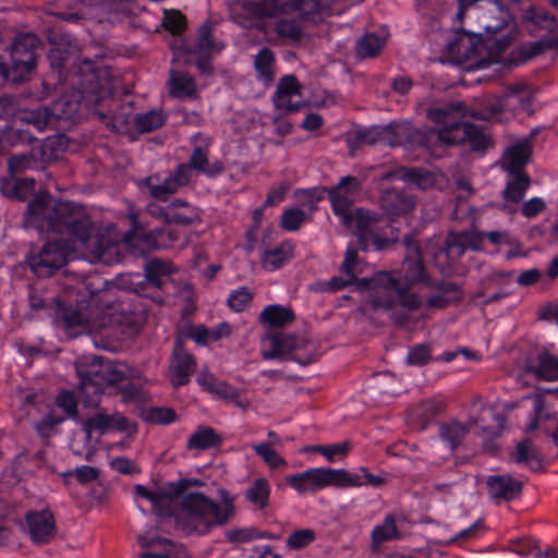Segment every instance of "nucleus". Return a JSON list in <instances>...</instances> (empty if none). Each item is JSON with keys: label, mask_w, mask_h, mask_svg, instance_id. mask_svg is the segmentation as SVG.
Listing matches in <instances>:
<instances>
[{"label": "nucleus", "mask_w": 558, "mask_h": 558, "mask_svg": "<svg viewBox=\"0 0 558 558\" xmlns=\"http://www.w3.org/2000/svg\"><path fill=\"white\" fill-rule=\"evenodd\" d=\"M169 218L174 223L179 225H191L199 220L198 210L189 205H180V207H173L169 214Z\"/></svg>", "instance_id": "de8ad7c7"}, {"label": "nucleus", "mask_w": 558, "mask_h": 558, "mask_svg": "<svg viewBox=\"0 0 558 558\" xmlns=\"http://www.w3.org/2000/svg\"><path fill=\"white\" fill-rule=\"evenodd\" d=\"M529 187V179L523 174H510L506 190L505 198L507 201L519 203Z\"/></svg>", "instance_id": "79ce46f5"}, {"label": "nucleus", "mask_w": 558, "mask_h": 558, "mask_svg": "<svg viewBox=\"0 0 558 558\" xmlns=\"http://www.w3.org/2000/svg\"><path fill=\"white\" fill-rule=\"evenodd\" d=\"M56 109L50 112L45 107H37L36 109H23L17 112H13V109L5 101L0 100V120L4 121V124L0 126L5 133L10 130L15 129L20 122L31 124L35 129L43 131L46 129L52 117L56 118H69L76 110L77 105L60 99L56 102Z\"/></svg>", "instance_id": "9d476101"}, {"label": "nucleus", "mask_w": 558, "mask_h": 558, "mask_svg": "<svg viewBox=\"0 0 558 558\" xmlns=\"http://www.w3.org/2000/svg\"><path fill=\"white\" fill-rule=\"evenodd\" d=\"M286 483L300 496L313 495L327 487H377L384 480L361 468L357 472L344 469L311 468L300 473L287 475Z\"/></svg>", "instance_id": "39448f33"}, {"label": "nucleus", "mask_w": 558, "mask_h": 558, "mask_svg": "<svg viewBox=\"0 0 558 558\" xmlns=\"http://www.w3.org/2000/svg\"><path fill=\"white\" fill-rule=\"evenodd\" d=\"M430 359V352L427 347L417 345L409 351L407 362L410 365L421 366L426 364Z\"/></svg>", "instance_id": "603ef678"}, {"label": "nucleus", "mask_w": 558, "mask_h": 558, "mask_svg": "<svg viewBox=\"0 0 558 558\" xmlns=\"http://www.w3.org/2000/svg\"><path fill=\"white\" fill-rule=\"evenodd\" d=\"M36 41L31 35L16 38L9 52L10 64L0 60V86L5 82L20 83L29 76L35 68Z\"/></svg>", "instance_id": "9b49d317"}, {"label": "nucleus", "mask_w": 558, "mask_h": 558, "mask_svg": "<svg viewBox=\"0 0 558 558\" xmlns=\"http://www.w3.org/2000/svg\"><path fill=\"white\" fill-rule=\"evenodd\" d=\"M226 537L232 543H246L256 538V533L250 529H232L226 532Z\"/></svg>", "instance_id": "bf43d9fd"}, {"label": "nucleus", "mask_w": 558, "mask_h": 558, "mask_svg": "<svg viewBox=\"0 0 558 558\" xmlns=\"http://www.w3.org/2000/svg\"><path fill=\"white\" fill-rule=\"evenodd\" d=\"M112 430L126 432L129 435L135 433V426L120 414L107 415L97 413L84 423L86 439H89L94 432L106 434Z\"/></svg>", "instance_id": "6ab92c4d"}, {"label": "nucleus", "mask_w": 558, "mask_h": 558, "mask_svg": "<svg viewBox=\"0 0 558 558\" xmlns=\"http://www.w3.org/2000/svg\"><path fill=\"white\" fill-rule=\"evenodd\" d=\"M381 206L387 215L400 216L410 211L414 206V201L403 194L392 190L387 191L381 198Z\"/></svg>", "instance_id": "473e14b6"}, {"label": "nucleus", "mask_w": 558, "mask_h": 558, "mask_svg": "<svg viewBox=\"0 0 558 558\" xmlns=\"http://www.w3.org/2000/svg\"><path fill=\"white\" fill-rule=\"evenodd\" d=\"M272 63L274 54L267 48L262 49L255 58V69L258 77L265 83H269L272 80Z\"/></svg>", "instance_id": "37998d69"}, {"label": "nucleus", "mask_w": 558, "mask_h": 558, "mask_svg": "<svg viewBox=\"0 0 558 558\" xmlns=\"http://www.w3.org/2000/svg\"><path fill=\"white\" fill-rule=\"evenodd\" d=\"M57 405L64 411V413L72 417L76 415V401L74 396L69 391H62L59 393Z\"/></svg>", "instance_id": "864d4df0"}, {"label": "nucleus", "mask_w": 558, "mask_h": 558, "mask_svg": "<svg viewBox=\"0 0 558 558\" xmlns=\"http://www.w3.org/2000/svg\"><path fill=\"white\" fill-rule=\"evenodd\" d=\"M251 299V292L246 288H240L230 294L228 302L232 310L241 312L248 304Z\"/></svg>", "instance_id": "3c124183"}, {"label": "nucleus", "mask_w": 558, "mask_h": 558, "mask_svg": "<svg viewBox=\"0 0 558 558\" xmlns=\"http://www.w3.org/2000/svg\"><path fill=\"white\" fill-rule=\"evenodd\" d=\"M219 442V438L209 427H199L193 433L187 441L190 450H206L215 447Z\"/></svg>", "instance_id": "58836bf2"}, {"label": "nucleus", "mask_w": 558, "mask_h": 558, "mask_svg": "<svg viewBox=\"0 0 558 558\" xmlns=\"http://www.w3.org/2000/svg\"><path fill=\"white\" fill-rule=\"evenodd\" d=\"M26 521L31 537L35 543H46L54 535V520L49 510L29 512Z\"/></svg>", "instance_id": "5701e85b"}, {"label": "nucleus", "mask_w": 558, "mask_h": 558, "mask_svg": "<svg viewBox=\"0 0 558 558\" xmlns=\"http://www.w3.org/2000/svg\"><path fill=\"white\" fill-rule=\"evenodd\" d=\"M513 460L517 463L533 464L538 462V454L530 440H523L517 445Z\"/></svg>", "instance_id": "09e8293b"}, {"label": "nucleus", "mask_w": 558, "mask_h": 558, "mask_svg": "<svg viewBox=\"0 0 558 558\" xmlns=\"http://www.w3.org/2000/svg\"><path fill=\"white\" fill-rule=\"evenodd\" d=\"M123 322V313L120 304H110L105 307L101 312H97L96 316L89 322H84L81 318L75 322L74 317L71 318L72 323L78 325H86L90 331H100L101 329L112 326L120 325Z\"/></svg>", "instance_id": "bb28decb"}, {"label": "nucleus", "mask_w": 558, "mask_h": 558, "mask_svg": "<svg viewBox=\"0 0 558 558\" xmlns=\"http://www.w3.org/2000/svg\"><path fill=\"white\" fill-rule=\"evenodd\" d=\"M305 220V213L299 208H288L282 213L281 227L287 231H295Z\"/></svg>", "instance_id": "8fccbe9b"}, {"label": "nucleus", "mask_w": 558, "mask_h": 558, "mask_svg": "<svg viewBox=\"0 0 558 558\" xmlns=\"http://www.w3.org/2000/svg\"><path fill=\"white\" fill-rule=\"evenodd\" d=\"M411 125L407 122L391 123L386 126H375L357 133L359 140L364 144H376L380 141L390 146L403 143V137L410 135Z\"/></svg>", "instance_id": "a211bd4d"}, {"label": "nucleus", "mask_w": 558, "mask_h": 558, "mask_svg": "<svg viewBox=\"0 0 558 558\" xmlns=\"http://www.w3.org/2000/svg\"><path fill=\"white\" fill-rule=\"evenodd\" d=\"M218 397L241 410H247L251 407V399L247 397L246 391L244 389L232 387L227 383L219 388Z\"/></svg>", "instance_id": "a19ab883"}, {"label": "nucleus", "mask_w": 558, "mask_h": 558, "mask_svg": "<svg viewBox=\"0 0 558 558\" xmlns=\"http://www.w3.org/2000/svg\"><path fill=\"white\" fill-rule=\"evenodd\" d=\"M274 104L282 112H293L302 107L300 85L294 76L287 75L279 82Z\"/></svg>", "instance_id": "412c9836"}, {"label": "nucleus", "mask_w": 558, "mask_h": 558, "mask_svg": "<svg viewBox=\"0 0 558 558\" xmlns=\"http://www.w3.org/2000/svg\"><path fill=\"white\" fill-rule=\"evenodd\" d=\"M468 248H477L476 241L472 234L468 232L449 233L447 238L446 247L444 250L438 251L434 256L435 263L441 270L451 268L453 263Z\"/></svg>", "instance_id": "dca6fc26"}, {"label": "nucleus", "mask_w": 558, "mask_h": 558, "mask_svg": "<svg viewBox=\"0 0 558 558\" xmlns=\"http://www.w3.org/2000/svg\"><path fill=\"white\" fill-rule=\"evenodd\" d=\"M163 25L171 33H179L183 29L184 16L177 11L165 12Z\"/></svg>", "instance_id": "4d7b16f0"}, {"label": "nucleus", "mask_w": 558, "mask_h": 558, "mask_svg": "<svg viewBox=\"0 0 558 558\" xmlns=\"http://www.w3.org/2000/svg\"><path fill=\"white\" fill-rule=\"evenodd\" d=\"M300 199L303 201L304 206L308 209H313L316 202L322 198L317 190H305L298 193Z\"/></svg>", "instance_id": "69168bd1"}, {"label": "nucleus", "mask_w": 558, "mask_h": 558, "mask_svg": "<svg viewBox=\"0 0 558 558\" xmlns=\"http://www.w3.org/2000/svg\"><path fill=\"white\" fill-rule=\"evenodd\" d=\"M270 496V485L265 477L256 478L246 489V499L257 509H264L268 506Z\"/></svg>", "instance_id": "c9c22d12"}, {"label": "nucleus", "mask_w": 558, "mask_h": 558, "mask_svg": "<svg viewBox=\"0 0 558 558\" xmlns=\"http://www.w3.org/2000/svg\"><path fill=\"white\" fill-rule=\"evenodd\" d=\"M308 342L303 338H295L283 332H272L262 340V354L264 359H292L306 364L312 359L303 353Z\"/></svg>", "instance_id": "f8f14e48"}, {"label": "nucleus", "mask_w": 558, "mask_h": 558, "mask_svg": "<svg viewBox=\"0 0 558 558\" xmlns=\"http://www.w3.org/2000/svg\"><path fill=\"white\" fill-rule=\"evenodd\" d=\"M80 388L89 402H96L97 396L104 391L107 385L118 384L124 378L131 377L134 371L124 363L104 361L95 357L88 369L77 368Z\"/></svg>", "instance_id": "6e6552de"}, {"label": "nucleus", "mask_w": 558, "mask_h": 558, "mask_svg": "<svg viewBox=\"0 0 558 558\" xmlns=\"http://www.w3.org/2000/svg\"><path fill=\"white\" fill-rule=\"evenodd\" d=\"M191 339H193L196 343L206 344L211 342L210 330L204 326H197L193 328L190 332Z\"/></svg>", "instance_id": "680f3d73"}, {"label": "nucleus", "mask_w": 558, "mask_h": 558, "mask_svg": "<svg viewBox=\"0 0 558 558\" xmlns=\"http://www.w3.org/2000/svg\"><path fill=\"white\" fill-rule=\"evenodd\" d=\"M360 184L356 179L347 177L329 192L333 211L339 216L356 236L362 250H368L374 245L376 250H383L389 240H381L376 231L378 219L369 211L356 208L351 209L355 201Z\"/></svg>", "instance_id": "7ed1b4c3"}, {"label": "nucleus", "mask_w": 558, "mask_h": 558, "mask_svg": "<svg viewBox=\"0 0 558 558\" xmlns=\"http://www.w3.org/2000/svg\"><path fill=\"white\" fill-rule=\"evenodd\" d=\"M180 494L178 485L171 483L162 488L155 492L147 489L143 485L135 486V500L138 509L142 512H146L147 509L143 505V501L150 504V510L156 514L169 513L174 498Z\"/></svg>", "instance_id": "2eb2a0df"}, {"label": "nucleus", "mask_w": 558, "mask_h": 558, "mask_svg": "<svg viewBox=\"0 0 558 558\" xmlns=\"http://www.w3.org/2000/svg\"><path fill=\"white\" fill-rule=\"evenodd\" d=\"M531 144L530 141L524 140L518 142L513 146L506 149L502 160L504 168L510 174H522L521 170L526 165L531 156Z\"/></svg>", "instance_id": "a878e982"}, {"label": "nucleus", "mask_w": 558, "mask_h": 558, "mask_svg": "<svg viewBox=\"0 0 558 558\" xmlns=\"http://www.w3.org/2000/svg\"><path fill=\"white\" fill-rule=\"evenodd\" d=\"M137 541L144 549L140 558H186L184 548L168 538L145 533Z\"/></svg>", "instance_id": "f3484780"}, {"label": "nucleus", "mask_w": 558, "mask_h": 558, "mask_svg": "<svg viewBox=\"0 0 558 558\" xmlns=\"http://www.w3.org/2000/svg\"><path fill=\"white\" fill-rule=\"evenodd\" d=\"M252 448L270 470H283L288 466V461L281 457L274 447H271V444H253Z\"/></svg>", "instance_id": "4c0bfd02"}, {"label": "nucleus", "mask_w": 558, "mask_h": 558, "mask_svg": "<svg viewBox=\"0 0 558 558\" xmlns=\"http://www.w3.org/2000/svg\"><path fill=\"white\" fill-rule=\"evenodd\" d=\"M219 501L203 494H189L183 497L178 517L179 525L186 532L205 534L215 526L231 521L235 513V498L226 489L218 490Z\"/></svg>", "instance_id": "20e7f679"}, {"label": "nucleus", "mask_w": 558, "mask_h": 558, "mask_svg": "<svg viewBox=\"0 0 558 558\" xmlns=\"http://www.w3.org/2000/svg\"><path fill=\"white\" fill-rule=\"evenodd\" d=\"M460 299V291L456 287L448 288L442 295L434 296L428 300L433 307H444L447 304Z\"/></svg>", "instance_id": "5fc2aeb1"}, {"label": "nucleus", "mask_w": 558, "mask_h": 558, "mask_svg": "<svg viewBox=\"0 0 558 558\" xmlns=\"http://www.w3.org/2000/svg\"><path fill=\"white\" fill-rule=\"evenodd\" d=\"M524 19L535 28L554 29L556 20L548 15L543 9L531 8L525 12Z\"/></svg>", "instance_id": "49530a36"}, {"label": "nucleus", "mask_w": 558, "mask_h": 558, "mask_svg": "<svg viewBox=\"0 0 558 558\" xmlns=\"http://www.w3.org/2000/svg\"><path fill=\"white\" fill-rule=\"evenodd\" d=\"M131 219L133 229L120 238L113 226H109L104 232H95L87 219L65 218L58 238H51L41 251L31 258L33 271L40 277L50 276L53 270L64 266L72 256L78 257V255L93 263L113 264L120 260L122 246L133 254L142 255L150 250L168 248L173 245V231L169 227L147 234H138L136 217L131 215Z\"/></svg>", "instance_id": "f257e3e1"}, {"label": "nucleus", "mask_w": 558, "mask_h": 558, "mask_svg": "<svg viewBox=\"0 0 558 558\" xmlns=\"http://www.w3.org/2000/svg\"><path fill=\"white\" fill-rule=\"evenodd\" d=\"M391 175L422 190L439 185L444 181L440 173L422 169H400Z\"/></svg>", "instance_id": "393cba45"}, {"label": "nucleus", "mask_w": 558, "mask_h": 558, "mask_svg": "<svg viewBox=\"0 0 558 558\" xmlns=\"http://www.w3.org/2000/svg\"><path fill=\"white\" fill-rule=\"evenodd\" d=\"M166 120V116L161 111H149L136 117V126L142 132H150L160 128Z\"/></svg>", "instance_id": "a18cd8bd"}, {"label": "nucleus", "mask_w": 558, "mask_h": 558, "mask_svg": "<svg viewBox=\"0 0 558 558\" xmlns=\"http://www.w3.org/2000/svg\"><path fill=\"white\" fill-rule=\"evenodd\" d=\"M316 539V532L312 529L293 531L287 538L286 545L290 549L299 550L307 547Z\"/></svg>", "instance_id": "c03bdc74"}, {"label": "nucleus", "mask_w": 558, "mask_h": 558, "mask_svg": "<svg viewBox=\"0 0 558 558\" xmlns=\"http://www.w3.org/2000/svg\"><path fill=\"white\" fill-rule=\"evenodd\" d=\"M74 474L77 481L82 484H87L94 482L99 476L98 469L89 465L77 466L73 473H69L68 475Z\"/></svg>", "instance_id": "13d9d810"}, {"label": "nucleus", "mask_w": 558, "mask_h": 558, "mask_svg": "<svg viewBox=\"0 0 558 558\" xmlns=\"http://www.w3.org/2000/svg\"><path fill=\"white\" fill-rule=\"evenodd\" d=\"M294 246L290 242H283L278 247L266 251L262 258V266L268 271H274L288 263L293 257Z\"/></svg>", "instance_id": "2f4dec72"}, {"label": "nucleus", "mask_w": 558, "mask_h": 558, "mask_svg": "<svg viewBox=\"0 0 558 558\" xmlns=\"http://www.w3.org/2000/svg\"><path fill=\"white\" fill-rule=\"evenodd\" d=\"M170 94L177 98H191L196 94L194 80L183 72H171L169 80Z\"/></svg>", "instance_id": "72a5a7b5"}, {"label": "nucleus", "mask_w": 558, "mask_h": 558, "mask_svg": "<svg viewBox=\"0 0 558 558\" xmlns=\"http://www.w3.org/2000/svg\"><path fill=\"white\" fill-rule=\"evenodd\" d=\"M460 113L434 109L428 112V118L440 126L429 133V137H437L445 144L468 142L474 149H483L487 144V137L475 126L458 121Z\"/></svg>", "instance_id": "1a4fd4ad"}, {"label": "nucleus", "mask_w": 558, "mask_h": 558, "mask_svg": "<svg viewBox=\"0 0 558 558\" xmlns=\"http://www.w3.org/2000/svg\"><path fill=\"white\" fill-rule=\"evenodd\" d=\"M263 322L274 327H281L293 320L294 315L288 308L280 305H268L260 314Z\"/></svg>", "instance_id": "ea45409f"}, {"label": "nucleus", "mask_w": 558, "mask_h": 558, "mask_svg": "<svg viewBox=\"0 0 558 558\" xmlns=\"http://www.w3.org/2000/svg\"><path fill=\"white\" fill-rule=\"evenodd\" d=\"M174 268L170 263L154 259L146 265V279L153 286L161 288L170 280Z\"/></svg>", "instance_id": "f704fd0d"}, {"label": "nucleus", "mask_w": 558, "mask_h": 558, "mask_svg": "<svg viewBox=\"0 0 558 558\" xmlns=\"http://www.w3.org/2000/svg\"><path fill=\"white\" fill-rule=\"evenodd\" d=\"M328 0H288L280 5L278 13L272 17L274 27L278 36L290 41L301 38V20L318 22L332 13L325 3Z\"/></svg>", "instance_id": "423d86ee"}, {"label": "nucleus", "mask_w": 558, "mask_h": 558, "mask_svg": "<svg viewBox=\"0 0 558 558\" xmlns=\"http://www.w3.org/2000/svg\"><path fill=\"white\" fill-rule=\"evenodd\" d=\"M505 418L500 413L482 401L477 400L472 404L469 426L452 422L441 428V437L450 450L457 447L466 433L480 434L483 438L495 437L501 434Z\"/></svg>", "instance_id": "0eeeda50"}, {"label": "nucleus", "mask_w": 558, "mask_h": 558, "mask_svg": "<svg viewBox=\"0 0 558 558\" xmlns=\"http://www.w3.org/2000/svg\"><path fill=\"white\" fill-rule=\"evenodd\" d=\"M351 449V442L344 440L341 442L307 447L305 451H314L320 453L327 462L335 463L344 459Z\"/></svg>", "instance_id": "e433bc0d"}, {"label": "nucleus", "mask_w": 558, "mask_h": 558, "mask_svg": "<svg viewBox=\"0 0 558 558\" xmlns=\"http://www.w3.org/2000/svg\"><path fill=\"white\" fill-rule=\"evenodd\" d=\"M190 181V168L185 165H180L174 175H170L159 182L157 178H148L146 185L153 197L157 199H166L168 195L177 192L181 186L187 184Z\"/></svg>", "instance_id": "aec40b11"}, {"label": "nucleus", "mask_w": 558, "mask_h": 558, "mask_svg": "<svg viewBox=\"0 0 558 558\" xmlns=\"http://www.w3.org/2000/svg\"><path fill=\"white\" fill-rule=\"evenodd\" d=\"M400 533L398 531L393 515L387 514L384 520L376 524L371 533V545L373 550H378L386 542L398 539Z\"/></svg>", "instance_id": "7c9ffc66"}, {"label": "nucleus", "mask_w": 558, "mask_h": 558, "mask_svg": "<svg viewBox=\"0 0 558 558\" xmlns=\"http://www.w3.org/2000/svg\"><path fill=\"white\" fill-rule=\"evenodd\" d=\"M215 50V47L211 43V39H210V36L208 34V31L207 29H202V34H201V37L198 39V43H197V51L196 53L202 57V56H207L209 52L214 51Z\"/></svg>", "instance_id": "052dcab7"}, {"label": "nucleus", "mask_w": 558, "mask_h": 558, "mask_svg": "<svg viewBox=\"0 0 558 558\" xmlns=\"http://www.w3.org/2000/svg\"><path fill=\"white\" fill-rule=\"evenodd\" d=\"M489 495L495 499H513L522 488V483L510 475H495L487 481Z\"/></svg>", "instance_id": "cd10ccee"}, {"label": "nucleus", "mask_w": 558, "mask_h": 558, "mask_svg": "<svg viewBox=\"0 0 558 558\" xmlns=\"http://www.w3.org/2000/svg\"><path fill=\"white\" fill-rule=\"evenodd\" d=\"M32 159L26 155L14 156L9 160V168L12 173L20 172L31 167Z\"/></svg>", "instance_id": "e2e57ef3"}, {"label": "nucleus", "mask_w": 558, "mask_h": 558, "mask_svg": "<svg viewBox=\"0 0 558 558\" xmlns=\"http://www.w3.org/2000/svg\"><path fill=\"white\" fill-rule=\"evenodd\" d=\"M193 357L183 349L180 341H177L170 365V379L173 386H182L189 381L194 371Z\"/></svg>", "instance_id": "b1692460"}, {"label": "nucleus", "mask_w": 558, "mask_h": 558, "mask_svg": "<svg viewBox=\"0 0 558 558\" xmlns=\"http://www.w3.org/2000/svg\"><path fill=\"white\" fill-rule=\"evenodd\" d=\"M403 269L407 271L405 282H401L390 272H379L369 280H360L357 288L364 301L375 310H390L397 304L410 311L417 308L422 301L409 289L410 283L424 278V268L417 250L415 256L404 260Z\"/></svg>", "instance_id": "f03ea898"}, {"label": "nucleus", "mask_w": 558, "mask_h": 558, "mask_svg": "<svg viewBox=\"0 0 558 558\" xmlns=\"http://www.w3.org/2000/svg\"><path fill=\"white\" fill-rule=\"evenodd\" d=\"M525 372L545 380L558 379V360L546 350L534 352L527 360Z\"/></svg>", "instance_id": "4be33fe9"}, {"label": "nucleus", "mask_w": 558, "mask_h": 558, "mask_svg": "<svg viewBox=\"0 0 558 558\" xmlns=\"http://www.w3.org/2000/svg\"><path fill=\"white\" fill-rule=\"evenodd\" d=\"M341 271L345 279L332 278L329 282L330 290H338L353 282L357 275L363 272V266L356 257V251L352 245L348 246L345 258L341 266Z\"/></svg>", "instance_id": "c85d7f7f"}, {"label": "nucleus", "mask_w": 558, "mask_h": 558, "mask_svg": "<svg viewBox=\"0 0 558 558\" xmlns=\"http://www.w3.org/2000/svg\"><path fill=\"white\" fill-rule=\"evenodd\" d=\"M532 100V88L524 82H519L507 87L501 96L489 98L486 105L487 112H474L473 116L478 119H489L505 110L530 112Z\"/></svg>", "instance_id": "ddd939ff"}, {"label": "nucleus", "mask_w": 558, "mask_h": 558, "mask_svg": "<svg viewBox=\"0 0 558 558\" xmlns=\"http://www.w3.org/2000/svg\"><path fill=\"white\" fill-rule=\"evenodd\" d=\"M197 383L204 390L211 392L217 397L219 395V388L225 385V381L216 380L214 375L208 372H202L197 377Z\"/></svg>", "instance_id": "6e6d98bb"}, {"label": "nucleus", "mask_w": 558, "mask_h": 558, "mask_svg": "<svg viewBox=\"0 0 558 558\" xmlns=\"http://www.w3.org/2000/svg\"><path fill=\"white\" fill-rule=\"evenodd\" d=\"M205 165H206V155H205V153L202 149H199V148L194 149V151H193V154L191 156L190 165H186V166L190 169L191 168H195L197 170L207 172V169H206Z\"/></svg>", "instance_id": "0e129e2a"}, {"label": "nucleus", "mask_w": 558, "mask_h": 558, "mask_svg": "<svg viewBox=\"0 0 558 558\" xmlns=\"http://www.w3.org/2000/svg\"><path fill=\"white\" fill-rule=\"evenodd\" d=\"M388 39V32L379 29L361 37L356 43V53L361 58H373L377 56Z\"/></svg>", "instance_id": "c756f323"}, {"label": "nucleus", "mask_w": 558, "mask_h": 558, "mask_svg": "<svg viewBox=\"0 0 558 558\" xmlns=\"http://www.w3.org/2000/svg\"><path fill=\"white\" fill-rule=\"evenodd\" d=\"M280 9L276 0H243L233 9V19L243 27H264V19H272Z\"/></svg>", "instance_id": "4468645a"}, {"label": "nucleus", "mask_w": 558, "mask_h": 558, "mask_svg": "<svg viewBox=\"0 0 558 558\" xmlns=\"http://www.w3.org/2000/svg\"><path fill=\"white\" fill-rule=\"evenodd\" d=\"M286 192H287V187L284 185H280V186L272 189L267 195V198L265 201V206L277 205L281 201H283Z\"/></svg>", "instance_id": "338daca9"}, {"label": "nucleus", "mask_w": 558, "mask_h": 558, "mask_svg": "<svg viewBox=\"0 0 558 558\" xmlns=\"http://www.w3.org/2000/svg\"><path fill=\"white\" fill-rule=\"evenodd\" d=\"M232 333V327L228 323H220L210 329L211 340L218 341L228 338Z\"/></svg>", "instance_id": "774afa93"}]
</instances>
